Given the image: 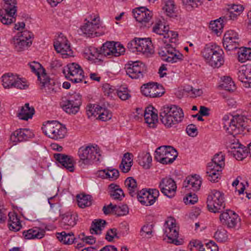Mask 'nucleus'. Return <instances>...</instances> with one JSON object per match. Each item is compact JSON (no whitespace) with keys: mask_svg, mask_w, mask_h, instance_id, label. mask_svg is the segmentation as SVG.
<instances>
[{"mask_svg":"<svg viewBox=\"0 0 251 251\" xmlns=\"http://www.w3.org/2000/svg\"><path fill=\"white\" fill-rule=\"evenodd\" d=\"M184 117L181 108L176 105H166L160 110V119L167 128L173 127L180 123Z\"/></svg>","mask_w":251,"mask_h":251,"instance_id":"nucleus-1","label":"nucleus"},{"mask_svg":"<svg viewBox=\"0 0 251 251\" xmlns=\"http://www.w3.org/2000/svg\"><path fill=\"white\" fill-rule=\"evenodd\" d=\"M201 54L204 58L213 67L219 68L224 64L223 50L215 44H206L202 50Z\"/></svg>","mask_w":251,"mask_h":251,"instance_id":"nucleus-2","label":"nucleus"},{"mask_svg":"<svg viewBox=\"0 0 251 251\" xmlns=\"http://www.w3.org/2000/svg\"><path fill=\"white\" fill-rule=\"evenodd\" d=\"M225 166V155L220 152L216 153L207 165L206 171L208 179L211 182H218L220 172Z\"/></svg>","mask_w":251,"mask_h":251,"instance_id":"nucleus-3","label":"nucleus"},{"mask_svg":"<svg viewBox=\"0 0 251 251\" xmlns=\"http://www.w3.org/2000/svg\"><path fill=\"white\" fill-rule=\"evenodd\" d=\"M78 155L79 158V163L80 165H91L100 160V154L99 149L93 146L81 147L78 151Z\"/></svg>","mask_w":251,"mask_h":251,"instance_id":"nucleus-4","label":"nucleus"},{"mask_svg":"<svg viewBox=\"0 0 251 251\" xmlns=\"http://www.w3.org/2000/svg\"><path fill=\"white\" fill-rule=\"evenodd\" d=\"M159 42L160 46L158 49V54L163 60L171 63H176L182 60L183 57L182 54L172 47L171 45L169 44H167L165 46L161 45L162 43L166 44L167 42L166 40L164 41L163 39H162Z\"/></svg>","mask_w":251,"mask_h":251,"instance_id":"nucleus-5","label":"nucleus"},{"mask_svg":"<svg viewBox=\"0 0 251 251\" xmlns=\"http://www.w3.org/2000/svg\"><path fill=\"white\" fill-rule=\"evenodd\" d=\"M42 129L45 135L55 140L64 138L67 133L65 126L56 121H48Z\"/></svg>","mask_w":251,"mask_h":251,"instance_id":"nucleus-6","label":"nucleus"},{"mask_svg":"<svg viewBox=\"0 0 251 251\" xmlns=\"http://www.w3.org/2000/svg\"><path fill=\"white\" fill-rule=\"evenodd\" d=\"M3 8L0 9V20L6 25H10L16 21L14 16L17 12L16 0H3Z\"/></svg>","mask_w":251,"mask_h":251,"instance_id":"nucleus-7","label":"nucleus"},{"mask_svg":"<svg viewBox=\"0 0 251 251\" xmlns=\"http://www.w3.org/2000/svg\"><path fill=\"white\" fill-rule=\"evenodd\" d=\"M224 194L216 190H211L207 198L208 210L213 213H220L225 208V203Z\"/></svg>","mask_w":251,"mask_h":251,"instance_id":"nucleus-8","label":"nucleus"},{"mask_svg":"<svg viewBox=\"0 0 251 251\" xmlns=\"http://www.w3.org/2000/svg\"><path fill=\"white\" fill-rule=\"evenodd\" d=\"M247 119L242 115L231 116L230 123L226 124V131L231 135L240 134L247 126Z\"/></svg>","mask_w":251,"mask_h":251,"instance_id":"nucleus-9","label":"nucleus"},{"mask_svg":"<svg viewBox=\"0 0 251 251\" xmlns=\"http://www.w3.org/2000/svg\"><path fill=\"white\" fill-rule=\"evenodd\" d=\"M63 72L66 77L74 83L80 82L84 78L83 70L75 63L68 64Z\"/></svg>","mask_w":251,"mask_h":251,"instance_id":"nucleus-10","label":"nucleus"},{"mask_svg":"<svg viewBox=\"0 0 251 251\" xmlns=\"http://www.w3.org/2000/svg\"><path fill=\"white\" fill-rule=\"evenodd\" d=\"M100 49L101 55L109 57L119 56L125 52V49L122 44L114 41L106 42Z\"/></svg>","mask_w":251,"mask_h":251,"instance_id":"nucleus-11","label":"nucleus"},{"mask_svg":"<svg viewBox=\"0 0 251 251\" xmlns=\"http://www.w3.org/2000/svg\"><path fill=\"white\" fill-rule=\"evenodd\" d=\"M133 14L136 20L140 24V26L149 27V22L152 16L151 11L145 7H141L134 9Z\"/></svg>","mask_w":251,"mask_h":251,"instance_id":"nucleus-12","label":"nucleus"},{"mask_svg":"<svg viewBox=\"0 0 251 251\" xmlns=\"http://www.w3.org/2000/svg\"><path fill=\"white\" fill-rule=\"evenodd\" d=\"M179 228L176 226L175 219L170 217L168 219L165 223L164 234L172 242L177 245L176 242L178 237Z\"/></svg>","mask_w":251,"mask_h":251,"instance_id":"nucleus-13","label":"nucleus"},{"mask_svg":"<svg viewBox=\"0 0 251 251\" xmlns=\"http://www.w3.org/2000/svg\"><path fill=\"white\" fill-rule=\"evenodd\" d=\"M126 73L132 79L142 78L146 71L145 65L139 61H136L126 65Z\"/></svg>","mask_w":251,"mask_h":251,"instance_id":"nucleus-14","label":"nucleus"},{"mask_svg":"<svg viewBox=\"0 0 251 251\" xmlns=\"http://www.w3.org/2000/svg\"><path fill=\"white\" fill-rule=\"evenodd\" d=\"M159 187L161 192L169 198L174 197L176 194V185L174 179L166 177L161 179Z\"/></svg>","mask_w":251,"mask_h":251,"instance_id":"nucleus-15","label":"nucleus"},{"mask_svg":"<svg viewBox=\"0 0 251 251\" xmlns=\"http://www.w3.org/2000/svg\"><path fill=\"white\" fill-rule=\"evenodd\" d=\"M54 47L56 51L62 54L63 57L73 55L70 44L66 38L60 37L54 42Z\"/></svg>","mask_w":251,"mask_h":251,"instance_id":"nucleus-16","label":"nucleus"},{"mask_svg":"<svg viewBox=\"0 0 251 251\" xmlns=\"http://www.w3.org/2000/svg\"><path fill=\"white\" fill-rule=\"evenodd\" d=\"M219 219L223 225L228 228H233L237 223L238 216L234 211L227 210L220 214Z\"/></svg>","mask_w":251,"mask_h":251,"instance_id":"nucleus-17","label":"nucleus"},{"mask_svg":"<svg viewBox=\"0 0 251 251\" xmlns=\"http://www.w3.org/2000/svg\"><path fill=\"white\" fill-rule=\"evenodd\" d=\"M34 134L28 128H20L14 131L10 136L11 142L16 144L18 142L28 140L33 137Z\"/></svg>","mask_w":251,"mask_h":251,"instance_id":"nucleus-18","label":"nucleus"},{"mask_svg":"<svg viewBox=\"0 0 251 251\" xmlns=\"http://www.w3.org/2000/svg\"><path fill=\"white\" fill-rule=\"evenodd\" d=\"M42 77L43 78L39 80L41 84V89L44 90L47 94H55L60 89L58 84L49 78L46 74H42Z\"/></svg>","mask_w":251,"mask_h":251,"instance_id":"nucleus-19","label":"nucleus"},{"mask_svg":"<svg viewBox=\"0 0 251 251\" xmlns=\"http://www.w3.org/2000/svg\"><path fill=\"white\" fill-rule=\"evenodd\" d=\"M159 88L157 83L149 82L144 84L141 87V91L143 95L150 98L161 97L163 93L158 92Z\"/></svg>","mask_w":251,"mask_h":251,"instance_id":"nucleus-20","label":"nucleus"},{"mask_svg":"<svg viewBox=\"0 0 251 251\" xmlns=\"http://www.w3.org/2000/svg\"><path fill=\"white\" fill-rule=\"evenodd\" d=\"M238 77L246 88L251 87V66H242L238 72Z\"/></svg>","mask_w":251,"mask_h":251,"instance_id":"nucleus-21","label":"nucleus"},{"mask_svg":"<svg viewBox=\"0 0 251 251\" xmlns=\"http://www.w3.org/2000/svg\"><path fill=\"white\" fill-rule=\"evenodd\" d=\"M91 21H87L81 27L82 32L86 34L93 35L94 33L97 34L96 32L100 26L99 19L98 17H95L93 19H91Z\"/></svg>","mask_w":251,"mask_h":251,"instance_id":"nucleus-22","label":"nucleus"},{"mask_svg":"<svg viewBox=\"0 0 251 251\" xmlns=\"http://www.w3.org/2000/svg\"><path fill=\"white\" fill-rule=\"evenodd\" d=\"M137 52L147 55L152 54L153 47L151 40L149 38H138Z\"/></svg>","mask_w":251,"mask_h":251,"instance_id":"nucleus-23","label":"nucleus"},{"mask_svg":"<svg viewBox=\"0 0 251 251\" xmlns=\"http://www.w3.org/2000/svg\"><path fill=\"white\" fill-rule=\"evenodd\" d=\"M54 157L64 168L71 172L74 171V161L72 156L64 154L55 153Z\"/></svg>","mask_w":251,"mask_h":251,"instance_id":"nucleus-24","label":"nucleus"},{"mask_svg":"<svg viewBox=\"0 0 251 251\" xmlns=\"http://www.w3.org/2000/svg\"><path fill=\"white\" fill-rule=\"evenodd\" d=\"M60 104L63 110L70 115L76 114L80 109V107L72 102V98L62 100Z\"/></svg>","mask_w":251,"mask_h":251,"instance_id":"nucleus-25","label":"nucleus"},{"mask_svg":"<svg viewBox=\"0 0 251 251\" xmlns=\"http://www.w3.org/2000/svg\"><path fill=\"white\" fill-rule=\"evenodd\" d=\"M201 184V180L199 176L195 175L186 178L183 183V186L185 188L192 189L194 191L199 190Z\"/></svg>","mask_w":251,"mask_h":251,"instance_id":"nucleus-26","label":"nucleus"},{"mask_svg":"<svg viewBox=\"0 0 251 251\" xmlns=\"http://www.w3.org/2000/svg\"><path fill=\"white\" fill-rule=\"evenodd\" d=\"M154 108L149 106L146 108L144 111V118L145 122L151 127H155L156 124L158 122L157 114L153 111Z\"/></svg>","mask_w":251,"mask_h":251,"instance_id":"nucleus-27","label":"nucleus"},{"mask_svg":"<svg viewBox=\"0 0 251 251\" xmlns=\"http://www.w3.org/2000/svg\"><path fill=\"white\" fill-rule=\"evenodd\" d=\"M45 233V231L44 230L37 227H34L27 230H25L23 232V235L26 239H40L44 236Z\"/></svg>","mask_w":251,"mask_h":251,"instance_id":"nucleus-28","label":"nucleus"},{"mask_svg":"<svg viewBox=\"0 0 251 251\" xmlns=\"http://www.w3.org/2000/svg\"><path fill=\"white\" fill-rule=\"evenodd\" d=\"M136 195L138 201L143 205L150 206L154 203V199H152L150 192L146 190L142 189L138 192Z\"/></svg>","mask_w":251,"mask_h":251,"instance_id":"nucleus-29","label":"nucleus"},{"mask_svg":"<svg viewBox=\"0 0 251 251\" xmlns=\"http://www.w3.org/2000/svg\"><path fill=\"white\" fill-rule=\"evenodd\" d=\"M138 164L145 169H149L151 166L152 157L148 152H140L137 157Z\"/></svg>","mask_w":251,"mask_h":251,"instance_id":"nucleus-30","label":"nucleus"},{"mask_svg":"<svg viewBox=\"0 0 251 251\" xmlns=\"http://www.w3.org/2000/svg\"><path fill=\"white\" fill-rule=\"evenodd\" d=\"M34 112V108L30 107L29 103H27L22 107L17 116L20 119L27 121L32 117Z\"/></svg>","mask_w":251,"mask_h":251,"instance_id":"nucleus-31","label":"nucleus"},{"mask_svg":"<svg viewBox=\"0 0 251 251\" xmlns=\"http://www.w3.org/2000/svg\"><path fill=\"white\" fill-rule=\"evenodd\" d=\"M132 157L133 155L130 153L126 152L124 154L121 163L120 165V168L123 173H126L130 171L133 164Z\"/></svg>","mask_w":251,"mask_h":251,"instance_id":"nucleus-32","label":"nucleus"},{"mask_svg":"<svg viewBox=\"0 0 251 251\" xmlns=\"http://www.w3.org/2000/svg\"><path fill=\"white\" fill-rule=\"evenodd\" d=\"M12 43L15 49L17 51H22L27 50L32 44V41H27L14 36L12 39Z\"/></svg>","mask_w":251,"mask_h":251,"instance_id":"nucleus-33","label":"nucleus"},{"mask_svg":"<svg viewBox=\"0 0 251 251\" xmlns=\"http://www.w3.org/2000/svg\"><path fill=\"white\" fill-rule=\"evenodd\" d=\"M56 237L59 241L66 245L74 243L76 239L74 237V233L72 232L67 233L65 231H62L60 233H57Z\"/></svg>","mask_w":251,"mask_h":251,"instance_id":"nucleus-34","label":"nucleus"},{"mask_svg":"<svg viewBox=\"0 0 251 251\" xmlns=\"http://www.w3.org/2000/svg\"><path fill=\"white\" fill-rule=\"evenodd\" d=\"M178 155L177 151L171 146H167L166 156L162 158L163 164L172 163L176 159Z\"/></svg>","mask_w":251,"mask_h":251,"instance_id":"nucleus-35","label":"nucleus"},{"mask_svg":"<svg viewBox=\"0 0 251 251\" xmlns=\"http://www.w3.org/2000/svg\"><path fill=\"white\" fill-rule=\"evenodd\" d=\"M61 224L65 228L73 227L76 224L75 215L71 212H68L64 214L61 221Z\"/></svg>","mask_w":251,"mask_h":251,"instance_id":"nucleus-36","label":"nucleus"},{"mask_svg":"<svg viewBox=\"0 0 251 251\" xmlns=\"http://www.w3.org/2000/svg\"><path fill=\"white\" fill-rule=\"evenodd\" d=\"M125 185L127 188L129 195L133 197L138 192L136 181L132 177H127L125 181Z\"/></svg>","mask_w":251,"mask_h":251,"instance_id":"nucleus-37","label":"nucleus"},{"mask_svg":"<svg viewBox=\"0 0 251 251\" xmlns=\"http://www.w3.org/2000/svg\"><path fill=\"white\" fill-rule=\"evenodd\" d=\"M79 207L84 208L92 205V196L89 195L79 194L76 196Z\"/></svg>","mask_w":251,"mask_h":251,"instance_id":"nucleus-38","label":"nucleus"},{"mask_svg":"<svg viewBox=\"0 0 251 251\" xmlns=\"http://www.w3.org/2000/svg\"><path fill=\"white\" fill-rule=\"evenodd\" d=\"M106 222L102 219L95 220L92 224L90 231L91 233L100 234L103 228L105 227Z\"/></svg>","mask_w":251,"mask_h":251,"instance_id":"nucleus-39","label":"nucleus"},{"mask_svg":"<svg viewBox=\"0 0 251 251\" xmlns=\"http://www.w3.org/2000/svg\"><path fill=\"white\" fill-rule=\"evenodd\" d=\"M16 77V75H14L12 74L8 73L2 76L3 87L8 89L13 88Z\"/></svg>","mask_w":251,"mask_h":251,"instance_id":"nucleus-40","label":"nucleus"},{"mask_svg":"<svg viewBox=\"0 0 251 251\" xmlns=\"http://www.w3.org/2000/svg\"><path fill=\"white\" fill-rule=\"evenodd\" d=\"M86 53L89 55V56H88L89 60H92L95 62L97 60H101V59L99 58V57L102 55L100 48L98 49L97 48L91 46L86 50Z\"/></svg>","mask_w":251,"mask_h":251,"instance_id":"nucleus-41","label":"nucleus"},{"mask_svg":"<svg viewBox=\"0 0 251 251\" xmlns=\"http://www.w3.org/2000/svg\"><path fill=\"white\" fill-rule=\"evenodd\" d=\"M243 146L240 144H237L236 146H233L232 149H237V150L234 153V155L235 158L238 160H242L243 159L245 158L248 154L249 151L248 148L245 147L243 148Z\"/></svg>","mask_w":251,"mask_h":251,"instance_id":"nucleus-42","label":"nucleus"},{"mask_svg":"<svg viewBox=\"0 0 251 251\" xmlns=\"http://www.w3.org/2000/svg\"><path fill=\"white\" fill-rule=\"evenodd\" d=\"M239 61L243 63L248 60H251V47H242L238 52Z\"/></svg>","mask_w":251,"mask_h":251,"instance_id":"nucleus-43","label":"nucleus"},{"mask_svg":"<svg viewBox=\"0 0 251 251\" xmlns=\"http://www.w3.org/2000/svg\"><path fill=\"white\" fill-rule=\"evenodd\" d=\"M221 20L222 18H220L219 19L211 21L209 25V28L218 36L221 34L224 27L223 23L221 21Z\"/></svg>","mask_w":251,"mask_h":251,"instance_id":"nucleus-44","label":"nucleus"},{"mask_svg":"<svg viewBox=\"0 0 251 251\" xmlns=\"http://www.w3.org/2000/svg\"><path fill=\"white\" fill-rule=\"evenodd\" d=\"M239 39L223 38V46L227 50H234L239 48Z\"/></svg>","mask_w":251,"mask_h":251,"instance_id":"nucleus-45","label":"nucleus"},{"mask_svg":"<svg viewBox=\"0 0 251 251\" xmlns=\"http://www.w3.org/2000/svg\"><path fill=\"white\" fill-rule=\"evenodd\" d=\"M175 5L173 0H166L163 10L166 13L167 16L170 17L176 16L175 13Z\"/></svg>","mask_w":251,"mask_h":251,"instance_id":"nucleus-46","label":"nucleus"},{"mask_svg":"<svg viewBox=\"0 0 251 251\" xmlns=\"http://www.w3.org/2000/svg\"><path fill=\"white\" fill-rule=\"evenodd\" d=\"M244 7L241 5L233 4L228 9V17L231 20L236 19L243 11Z\"/></svg>","mask_w":251,"mask_h":251,"instance_id":"nucleus-47","label":"nucleus"},{"mask_svg":"<svg viewBox=\"0 0 251 251\" xmlns=\"http://www.w3.org/2000/svg\"><path fill=\"white\" fill-rule=\"evenodd\" d=\"M29 65L32 72L37 75L38 80L42 79L43 78L42 74H46V73L41 65L38 62H33Z\"/></svg>","mask_w":251,"mask_h":251,"instance_id":"nucleus-48","label":"nucleus"},{"mask_svg":"<svg viewBox=\"0 0 251 251\" xmlns=\"http://www.w3.org/2000/svg\"><path fill=\"white\" fill-rule=\"evenodd\" d=\"M99 108V116L96 118L97 119L102 121H107L111 119L112 117V113L107 109L100 107Z\"/></svg>","mask_w":251,"mask_h":251,"instance_id":"nucleus-49","label":"nucleus"},{"mask_svg":"<svg viewBox=\"0 0 251 251\" xmlns=\"http://www.w3.org/2000/svg\"><path fill=\"white\" fill-rule=\"evenodd\" d=\"M101 106L97 104L88 105L86 107V114L89 118L93 117H97L99 116V108Z\"/></svg>","mask_w":251,"mask_h":251,"instance_id":"nucleus-50","label":"nucleus"},{"mask_svg":"<svg viewBox=\"0 0 251 251\" xmlns=\"http://www.w3.org/2000/svg\"><path fill=\"white\" fill-rule=\"evenodd\" d=\"M222 87L226 91H233L236 87L234 82L231 77L229 76L224 77Z\"/></svg>","mask_w":251,"mask_h":251,"instance_id":"nucleus-51","label":"nucleus"},{"mask_svg":"<svg viewBox=\"0 0 251 251\" xmlns=\"http://www.w3.org/2000/svg\"><path fill=\"white\" fill-rule=\"evenodd\" d=\"M214 237L218 242H225L228 238L227 232L223 228L218 229L215 232Z\"/></svg>","mask_w":251,"mask_h":251,"instance_id":"nucleus-52","label":"nucleus"},{"mask_svg":"<svg viewBox=\"0 0 251 251\" xmlns=\"http://www.w3.org/2000/svg\"><path fill=\"white\" fill-rule=\"evenodd\" d=\"M101 172L105 173V177L106 178H109L113 180L117 179L119 176V172L118 170L115 169L107 168L102 170L100 173Z\"/></svg>","mask_w":251,"mask_h":251,"instance_id":"nucleus-53","label":"nucleus"},{"mask_svg":"<svg viewBox=\"0 0 251 251\" xmlns=\"http://www.w3.org/2000/svg\"><path fill=\"white\" fill-rule=\"evenodd\" d=\"M167 146H161L158 147L155 151L154 159L156 161L163 164L162 158L166 156V149Z\"/></svg>","mask_w":251,"mask_h":251,"instance_id":"nucleus-54","label":"nucleus"},{"mask_svg":"<svg viewBox=\"0 0 251 251\" xmlns=\"http://www.w3.org/2000/svg\"><path fill=\"white\" fill-rule=\"evenodd\" d=\"M152 225H145L140 230V235L143 237L151 238L152 236Z\"/></svg>","mask_w":251,"mask_h":251,"instance_id":"nucleus-55","label":"nucleus"},{"mask_svg":"<svg viewBox=\"0 0 251 251\" xmlns=\"http://www.w3.org/2000/svg\"><path fill=\"white\" fill-rule=\"evenodd\" d=\"M167 26L164 25L161 22H159L155 24L152 28V31L160 35L164 36L166 32Z\"/></svg>","mask_w":251,"mask_h":251,"instance_id":"nucleus-56","label":"nucleus"},{"mask_svg":"<svg viewBox=\"0 0 251 251\" xmlns=\"http://www.w3.org/2000/svg\"><path fill=\"white\" fill-rule=\"evenodd\" d=\"M120 236L117 231V229L112 228L109 229L106 232L105 239L109 242H112L114 238L119 239Z\"/></svg>","mask_w":251,"mask_h":251,"instance_id":"nucleus-57","label":"nucleus"},{"mask_svg":"<svg viewBox=\"0 0 251 251\" xmlns=\"http://www.w3.org/2000/svg\"><path fill=\"white\" fill-rule=\"evenodd\" d=\"M128 207L126 204H123L121 206H117L115 205L114 214L117 216L126 215L128 213Z\"/></svg>","mask_w":251,"mask_h":251,"instance_id":"nucleus-58","label":"nucleus"},{"mask_svg":"<svg viewBox=\"0 0 251 251\" xmlns=\"http://www.w3.org/2000/svg\"><path fill=\"white\" fill-rule=\"evenodd\" d=\"M15 37H19V38L23 39L25 41H32L31 39L33 37V34L30 31L25 30L20 32H18Z\"/></svg>","mask_w":251,"mask_h":251,"instance_id":"nucleus-59","label":"nucleus"},{"mask_svg":"<svg viewBox=\"0 0 251 251\" xmlns=\"http://www.w3.org/2000/svg\"><path fill=\"white\" fill-rule=\"evenodd\" d=\"M15 80L13 88L20 89H25L28 88V85L25 79L20 78L17 75Z\"/></svg>","mask_w":251,"mask_h":251,"instance_id":"nucleus-60","label":"nucleus"},{"mask_svg":"<svg viewBox=\"0 0 251 251\" xmlns=\"http://www.w3.org/2000/svg\"><path fill=\"white\" fill-rule=\"evenodd\" d=\"M123 90H117L116 94L119 98L123 100H125L130 98L131 96L129 94L128 90L127 88H123Z\"/></svg>","mask_w":251,"mask_h":251,"instance_id":"nucleus-61","label":"nucleus"},{"mask_svg":"<svg viewBox=\"0 0 251 251\" xmlns=\"http://www.w3.org/2000/svg\"><path fill=\"white\" fill-rule=\"evenodd\" d=\"M110 196L115 200L121 201L122 198L125 197L123 190L120 188H117L114 191H111Z\"/></svg>","mask_w":251,"mask_h":251,"instance_id":"nucleus-62","label":"nucleus"},{"mask_svg":"<svg viewBox=\"0 0 251 251\" xmlns=\"http://www.w3.org/2000/svg\"><path fill=\"white\" fill-rule=\"evenodd\" d=\"M198 198L195 194L189 193L183 199L184 202L187 204H193L198 201Z\"/></svg>","mask_w":251,"mask_h":251,"instance_id":"nucleus-63","label":"nucleus"},{"mask_svg":"<svg viewBox=\"0 0 251 251\" xmlns=\"http://www.w3.org/2000/svg\"><path fill=\"white\" fill-rule=\"evenodd\" d=\"M102 89L105 95L110 96L112 94H116V90L114 86L108 83H105L102 86Z\"/></svg>","mask_w":251,"mask_h":251,"instance_id":"nucleus-64","label":"nucleus"}]
</instances>
